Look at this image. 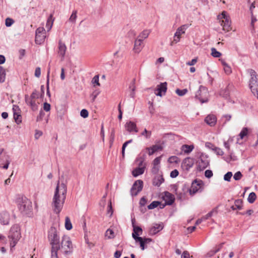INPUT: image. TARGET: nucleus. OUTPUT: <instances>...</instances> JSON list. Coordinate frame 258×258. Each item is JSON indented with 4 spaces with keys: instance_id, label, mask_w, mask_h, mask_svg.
<instances>
[{
    "instance_id": "obj_29",
    "label": "nucleus",
    "mask_w": 258,
    "mask_h": 258,
    "mask_svg": "<svg viewBox=\"0 0 258 258\" xmlns=\"http://www.w3.org/2000/svg\"><path fill=\"white\" fill-rule=\"evenodd\" d=\"M164 178L162 176L157 175L153 180V184L154 186H159L164 181Z\"/></svg>"
},
{
    "instance_id": "obj_54",
    "label": "nucleus",
    "mask_w": 258,
    "mask_h": 258,
    "mask_svg": "<svg viewBox=\"0 0 258 258\" xmlns=\"http://www.w3.org/2000/svg\"><path fill=\"white\" fill-rule=\"evenodd\" d=\"M99 92L96 90L94 91L91 95H90V98L91 99L92 102H94L95 100L96 99L97 96L99 95Z\"/></svg>"
},
{
    "instance_id": "obj_46",
    "label": "nucleus",
    "mask_w": 258,
    "mask_h": 258,
    "mask_svg": "<svg viewBox=\"0 0 258 258\" xmlns=\"http://www.w3.org/2000/svg\"><path fill=\"white\" fill-rule=\"evenodd\" d=\"M181 37L174 33L173 36V39L170 43V45L173 46L174 44H176L180 41Z\"/></svg>"
},
{
    "instance_id": "obj_57",
    "label": "nucleus",
    "mask_w": 258,
    "mask_h": 258,
    "mask_svg": "<svg viewBox=\"0 0 258 258\" xmlns=\"http://www.w3.org/2000/svg\"><path fill=\"white\" fill-rule=\"evenodd\" d=\"M213 150L215 151L217 155L222 156L224 154V152L218 147H214Z\"/></svg>"
},
{
    "instance_id": "obj_49",
    "label": "nucleus",
    "mask_w": 258,
    "mask_h": 258,
    "mask_svg": "<svg viewBox=\"0 0 258 258\" xmlns=\"http://www.w3.org/2000/svg\"><path fill=\"white\" fill-rule=\"evenodd\" d=\"M39 97H40V95H39V92L37 90H35L33 91L30 97H29V98L35 100V99L39 98Z\"/></svg>"
},
{
    "instance_id": "obj_4",
    "label": "nucleus",
    "mask_w": 258,
    "mask_h": 258,
    "mask_svg": "<svg viewBox=\"0 0 258 258\" xmlns=\"http://www.w3.org/2000/svg\"><path fill=\"white\" fill-rule=\"evenodd\" d=\"M18 208L20 212L24 215H27L32 209V203L25 197H19L17 199Z\"/></svg>"
},
{
    "instance_id": "obj_11",
    "label": "nucleus",
    "mask_w": 258,
    "mask_h": 258,
    "mask_svg": "<svg viewBox=\"0 0 258 258\" xmlns=\"http://www.w3.org/2000/svg\"><path fill=\"white\" fill-rule=\"evenodd\" d=\"M167 83H161L157 86L154 90V93L156 96L162 97L165 95L167 91Z\"/></svg>"
},
{
    "instance_id": "obj_58",
    "label": "nucleus",
    "mask_w": 258,
    "mask_h": 258,
    "mask_svg": "<svg viewBox=\"0 0 258 258\" xmlns=\"http://www.w3.org/2000/svg\"><path fill=\"white\" fill-rule=\"evenodd\" d=\"M242 175L240 171H237V172H236L233 176V178L235 180H240L242 178Z\"/></svg>"
},
{
    "instance_id": "obj_31",
    "label": "nucleus",
    "mask_w": 258,
    "mask_h": 258,
    "mask_svg": "<svg viewBox=\"0 0 258 258\" xmlns=\"http://www.w3.org/2000/svg\"><path fill=\"white\" fill-rule=\"evenodd\" d=\"M221 63L223 66L225 73L227 75H229L232 73L231 67L223 60H221Z\"/></svg>"
},
{
    "instance_id": "obj_47",
    "label": "nucleus",
    "mask_w": 258,
    "mask_h": 258,
    "mask_svg": "<svg viewBox=\"0 0 258 258\" xmlns=\"http://www.w3.org/2000/svg\"><path fill=\"white\" fill-rule=\"evenodd\" d=\"M211 55L214 57H219L221 56V53L219 51H218L216 48H212Z\"/></svg>"
},
{
    "instance_id": "obj_2",
    "label": "nucleus",
    "mask_w": 258,
    "mask_h": 258,
    "mask_svg": "<svg viewBox=\"0 0 258 258\" xmlns=\"http://www.w3.org/2000/svg\"><path fill=\"white\" fill-rule=\"evenodd\" d=\"M48 239L51 245V258H58L57 251L60 248L59 236L56 228L51 227L48 231Z\"/></svg>"
},
{
    "instance_id": "obj_19",
    "label": "nucleus",
    "mask_w": 258,
    "mask_h": 258,
    "mask_svg": "<svg viewBox=\"0 0 258 258\" xmlns=\"http://www.w3.org/2000/svg\"><path fill=\"white\" fill-rule=\"evenodd\" d=\"M125 128L130 133L132 132L137 133L138 132L136 124L131 121H129L125 123Z\"/></svg>"
},
{
    "instance_id": "obj_62",
    "label": "nucleus",
    "mask_w": 258,
    "mask_h": 258,
    "mask_svg": "<svg viewBox=\"0 0 258 258\" xmlns=\"http://www.w3.org/2000/svg\"><path fill=\"white\" fill-rule=\"evenodd\" d=\"M50 104L47 103V102H45L43 104V109L44 110H45V111H49L50 110Z\"/></svg>"
},
{
    "instance_id": "obj_7",
    "label": "nucleus",
    "mask_w": 258,
    "mask_h": 258,
    "mask_svg": "<svg viewBox=\"0 0 258 258\" xmlns=\"http://www.w3.org/2000/svg\"><path fill=\"white\" fill-rule=\"evenodd\" d=\"M196 98L198 99L202 103L208 101L209 92L208 89L203 86H200L199 89L196 93Z\"/></svg>"
},
{
    "instance_id": "obj_22",
    "label": "nucleus",
    "mask_w": 258,
    "mask_h": 258,
    "mask_svg": "<svg viewBox=\"0 0 258 258\" xmlns=\"http://www.w3.org/2000/svg\"><path fill=\"white\" fill-rule=\"evenodd\" d=\"M66 50L67 47L65 44L60 40L58 43V54L63 58L66 54Z\"/></svg>"
},
{
    "instance_id": "obj_51",
    "label": "nucleus",
    "mask_w": 258,
    "mask_h": 258,
    "mask_svg": "<svg viewBox=\"0 0 258 258\" xmlns=\"http://www.w3.org/2000/svg\"><path fill=\"white\" fill-rule=\"evenodd\" d=\"M14 118L17 124H19L21 122V121H22L21 117V115H20V113H14Z\"/></svg>"
},
{
    "instance_id": "obj_14",
    "label": "nucleus",
    "mask_w": 258,
    "mask_h": 258,
    "mask_svg": "<svg viewBox=\"0 0 258 258\" xmlns=\"http://www.w3.org/2000/svg\"><path fill=\"white\" fill-rule=\"evenodd\" d=\"M209 165V161L207 158L201 155L198 161V168L200 170H204Z\"/></svg>"
},
{
    "instance_id": "obj_8",
    "label": "nucleus",
    "mask_w": 258,
    "mask_h": 258,
    "mask_svg": "<svg viewBox=\"0 0 258 258\" xmlns=\"http://www.w3.org/2000/svg\"><path fill=\"white\" fill-rule=\"evenodd\" d=\"M218 19L221 20L220 22L221 25L223 27V30L227 32L231 30V21L226 12L223 11L221 15L218 16Z\"/></svg>"
},
{
    "instance_id": "obj_21",
    "label": "nucleus",
    "mask_w": 258,
    "mask_h": 258,
    "mask_svg": "<svg viewBox=\"0 0 258 258\" xmlns=\"http://www.w3.org/2000/svg\"><path fill=\"white\" fill-rule=\"evenodd\" d=\"M132 224L133 227V232L132 233V237L135 239V238H136L137 237H139V236L142 234L143 230L140 227L135 225L133 220Z\"/></svg>"
},
{
    "instance_id": "obj_10",
    "label": "nucleus",
    "mask_w": 258,
    "mask_h": 258,
    "mask_svg": "<svg viewBox=\"0 0 258 258\" xmlns=\"http://www.w3.org/2000/svg\"><path fill=\"white\" fill-rule=\"evenodd\" d=\"M143 182L141 180H138L135 182L132 188L131 194L132 196H137L142 190Z\"/></svg>"
},
{
    "instance_id": "obj_23",
    "label": "nucleus",
    "mask_w": 258,
    "mask_h": 258,
    "mask_svg": "<svg viewBox=\"0 0 258 258\" xmlns=\"http://www.w3.org/2000/svg\"><path fill=\"white\" fill-rule=\"evenodd\" d=\"M163 225L161 224H155L150 229V233L155 235L163 229Z\"/></svg>"
},
{
    "instance_id": "obj_59",
    "label": "nucleus",
    "mask_w": 258,
    "mask_h": 258,
    "mask_svg": "<svg viewBox=\"0 0 258 258\" xmlns=\"http://www.w3.org/2000/svg\"><path fill=\"white\" fill-rule=\"evenodd\" d=\"M88 111L85 109H83L81 111L80 115L84 118L87 117L88 116Z\"/></svg>"
},
{
    "instance_id": "obj_18",
    "label": "nucleus",
    "mask_w": 258,
    "mask_h": 258,
    "mask_svg": "<svg viewBox=\"0 0 258 258\" xmlns=\"http://www.w3.org/2000/svg\"><path fill=\"white\" fill-rule=\"evenodd\" d=\"M144 45L143 43V41L140 39H136L135 41L134 47L133 48V51L135 53H140L142 48H143Z\"/></svg>"
},
{
    "instance_id": "obj_55",
    "label": "nucleus",
    "mask_w": 258,
    "mask_h": 258,
    "mask_svg": "<svg viewBox=\"0 0 258 258\" xmlns=\"http://www.w3.org/2000/svg\"><path fill=\"white\" fill-rule=\"evenodd\" d=\"M232 176V173L231 172H228L224 176V179L225 181H230Z\"/></svg>"
},
{
    "instance_id": "obj_5",
    "label": "nucleus",
    "mask_w": 258,
    "mask_h": 258,
    "mask_svg": "<svg viewBox=\"0 0 258 258\" xmlns=\"http://www.w3.org/2000/svg\"><path fill=\"white\" fill-rule=\"evenodd\" d=\"M73 244L69 236L63 235L60 243V249L64 254H70L73 250Z\"/></svg>"
},
{
    "instance_id": "obj_6",
    "label": "nucleus",
    "mask_w": 258,
    "mask_h": 258,
    "mask_svg": "<svg viewBox=\"0 0 258 258\" xmlns=\"http://www.w3.org/2000/svg\"><path fill=\"white\" fill-rule=\"evenodd\" d=\"M248 72L250 75L249 86L252 93L258 98V76L255 71L249 70Z\"/></svg>"
},
{
    "instance_id": "obj_13",
    "label": "nucleus",
    "mask_w": 258,
    "mask_h": 258,
    "mask_svg": "<svg viewBox=\"0 0 258 258\" xmlns=\"http://www.w3.org/2000/svg\"><path fill=\"white\" fill-rule=\"evenodd\" d=\"M25 101L26 103L31 107L33 111H36L38 109V104L34 99L29 98L28 95H25Z\"/></svg>"
},
{
    "instance_id": "obj_45",
    "label": "nucleus",
    "mask_w": 258,
    "mask_h": 258,
    "mask_svg": "<svg viewBox=\"0 0 258 258\" xmlns=\"http://www.w3.org/2000/svg\"><path fill=\"white\" fill-rule=\"evenodd\" d=\"M65 227L68 230H70L72 228L71 222L69 218L68 217H67L65 219Z\"/></svg>"
},
{
    "instance_id": "obj_41",
    "label": "nucleus",
    "mask_w": 258,
    "mask_h": 258,
    "mask_svg": "<svg viewBox=\"0 0 258 258\" xmlns=\"http://www.w3.org/2000/svg\"><path fill=\"white\" fill-rule=\"evenodd\" d=\"M168 161L170 163H178L180 161V160L178 157H177L176 156H172L170 157L168 159Z\"/></svg>"
},
{
    "instance_id": "obj_27",
    "label": "nucleus",
    "mask_w": 258,
    "mask_h": 258,
    "mask_svg": "<svg viewBox=\"0 0 258 258\" xmlns=\"http://www.w3.org/2000/svg\"><path fill=\"white\" fill-rule=\"evenodd\" d=\"M194 149V146L193 145H183L181 147V150L184 152V154H188Z\"/></svg>"
},
{
    "instance_id": "obj_35",
    "label": "nucleus",
    "mask_w": 258,
    "mask_h": 258,
    "mask_svg": "<svg viewBox=\"0 0 258 258\" xmlns=\"http://www.w3.org/2000/svg\"><path fill=\"white\" fill-rule=\"evenodd\" d=\"M223 244H224L223 243L220 244L218 246L215 247V249H214L213 250L209 252L208 254L209 255V256H212L214 254H215L216 253L218 252L222 248Z\"/></svg>"
},
{
    "instance_id": "obj_42",
    "label": "nucleus",
    "mask_w": 258,
    "mask_h": 258,
    "mask_svg": "<svg viewBox=\"0 0 258 258\" xmlns=\"http://www.w3.org/2000/svg\"><path fill=\"white\" fill-rule=\"evenodd\" d=\"M105 236L108 239L114 238L115 235L113 231L111 229H107L105 232Z\"/></svg>"
},
{
    "instance_id": "obj_12",
    "label": "nucleus",
    "mask_w": 258,
    "mask_h": 258,
    "mask_svg": "<svg viewBox=\"0 0 258 258\" xmlns=\"http://www.w3.org/2000/svg\"><path fill=\"white\" fill-rule=\"evenodd\" d=\"M194 164V159L190 157H187L183 160L181 166L184 169L188 170L192 167Z\"/></svg>"
},
{
    "instance_id": "obj_16",
    "label": "nucleus",
    "mask_w": 258,
    "mask_h": 258,
    "mask_svg": "<svg viewBox=\"0 0 258 258\" xmlns=\"http://www.w3.org/2000/svg\"><path fill=\"white\" fill-rule=\"evenodd\" d=\"M161 158V156L158 157L156 158L153 162V167L152 168V172L154 174L157 173L159 170Z\"/></svg>"
},
{
    "instance_id": "obj_37",
    "label": "nucleus",
    "mask_w": 258,
    "mask_h": 258,
    "mask_svg": "<svg viewBox=\"0 0 258 258\" xmlns=\"http://www.w3.org/2000/svg\"><path fill=\"white\" fill-rule=\"evenodd\" d=\"M230 85H228L226 88H225L224 90H222L221 91L220 94L221 95H222L223 97L227 98L229 96V88L230 87Z\"/></svg>"
},
{
    "instance_id": "obj_52",
    "label": "nucleus",
    "mask_w": 258,
    "mask_h": 258,
    "mask_svg": "<svg viewBox=\"0 0 258 258\" xmlns=\"http://www.w3.org/2000/svg\"><path fill=\"white\" fill-rule=\"evenodd\" d=\"M160 204L159 202L158 201H153L148 206V208L149 209H153L158 207V206Z\"/></svg>"
},
{
    "instance_id": "obj_25",
    "label": "nucleus",
    "mask_w": 258,
    "mask_h": 258,
    "mask_svg": "<svg viewBox=\"0 0 258 258\" xmlns=\"http://www.w3.org/2000/svg\"><path fill=\"white\" fill-rule=\"evenodd\" d=\"M145 154L142 156H140L137 158L136 162L137 163L138 167H144V169L146 168V164L144 163L145 160Z\"/></svg>"
},
{
    "instance_id": "obj_64",
    "label": "nucleus",
    "mask_w": 258,
    "mask_h": 258,
    "mask_svg": "<svg viewBox=\"0 0 258 258\" xmlns=\"http://www.w3.org/2000/svg\"><path fill=\"white\" fill-rule=\"evenodd\" d=\"M179 172L177 170L175 169L172 171L170 173V177L172 178H175L178 176Z\"/></svg>"
},
{
    "instance_id": "obj_28",
    "label": "nucleus",
    "mask_w": 258,
    "mask_h": 258,
    "mask_svg": "<svg viewBox=\"0 0 258 258\" xmlns=\"http://www.w3.org/2000/svg\"><path fill=\"white\" fill-rule=\"evenodd\" d=\"M188 27V25L187 24L183 25L177 29L175 34L181 37L182 34L185 33Z\"/></svg>"
},
{
    "instance_id": "obj_20",
    "label": "nucleus",
    "mask_w": 258,
    "mask_h": 258,
    "mask_svg": "<svg viewBox=\"0 0 258 258\" xmlns=\"http://www.w3.org/2000/svg\"><path fill=\"white\" fill-rule=\"evenodd\" d=\"M205 121L210 126H214L217 122V118L213 114H209L205 118Z\"/></svg>"
},
{
    "instance_id": "obj_34",
    "label": "nucleus",
    "mask_w": 258,
    "mask_h": 258,
    "mask_svg": "<svg viewBox=\"0 0 258 258\" xmlns=\"http://www.w3.org/2000/svg\"><path fill=\"white\" fill-rule=\"evenodd\" d=\"M77 11L74 10L69 19V21L72 23L73 24H75L76 23V19L77 18Z\"/></svg>"
},
{
    "instance_id": "obj_53",
    "label": "nucleus",
    "mask_w": 258,
    "mask_h": 258,
    "mask_svg": "<svg viewBox=\"0 0 258 258\" xmlns=\"http://www.w3.org/2000/svg\"><path fill=\"white\" fill-rule=\"evenodd\" d=\"M165 196L166 197H169L170 198L169 201L167 202V204L169 205L172 204L174 202V198L172 197V195L169 192H166Z\"/></svg>"
},
{
    "instance_id": "obj_38",
    "label": "nucleus",
    "mask_w": 258,
    "mask_h": 258,
    "mask_svg": "<svg viewBox=\"0 0 258 258\" xmlns=\"http://www.w3.org/2000/svg\"><path fill=\"white\" fill-rule=\"evenodd\" d=\"M217 213V210L214 209H213L211 211L209 212L207 214L202 217V218L203 219L204 221H205L214 215V214H216Z\"/></svg>"
},
{
    "instance_id": "obj_9",
    "label": "nucleus",
    "mask_w": 258,
    "mask_h": 258,
    "mask_svg": "<svg viewBox=\"0 0 258 258\" xmlns=\"http://www.w3.org/2000/svg\"><path fill=\"white\" fill-rule=\"evenodd\" d=\"M46 37L45 30L43 27H39L36 30L35 42L40 44L44 41Z\"/></svg>"
},
{
    "instance_id": "obj_32",
    "label": "nucleus",
    "mask_w": 258,
    "mask_h": 258,
    "mask_svg": "<svg viewBox=\"0 0 258 258\" xmlns=\"http://www.w3.org/2000/svg\"><path fill=\"white\" fill-rule=\"evenodd\" d=\"M149 33L150 32L148 30H144L142 33L140 34L137 39H140L141 41H143L145 39L148 37Z\"/></svg>"
},
{
    "instance_id": "obj_33",
    "label": "nucleus",
    "mask_w": 258,
    "mask_h": 258,
    "mask_svg": "<svg viewBox=\"0 0 258 258\" xmlns=\"http://www.w3.org/2000/svg\"><path fill=\"white\" fill-rule=\"evenodd\" d=\"M130 89L131 90L132 92L130 93V96L132 98H134L135 96V91L136 89V86H135V80L134 79L132 82L130 83V86H129Z\"/></svg>"
},
{
    "instance_id": "obj_43",
    "label": "nucleus",
    "mask_w": 258,
    "mask_h": 258,
    "mask_svg": "<svg viewBox=\"0 0 258 258\" xmlns=\"http://www.w3.org/2000/svg\"><path fill=\"white\" fill-rule=\"evenodd\" d=\"M256 198V196L255 194L253 192H252L249 194L247 200L249 203L251 204L255 201Z\"/></svg>"
},
{
    "instance_id": "obj_56",
    "label": "nucleus",
    "mask_w": 258,
    "mask_h": 258,
    "mask_svg": "<svg viewBox=\"0 0 258 258\" xmlns=\"http://www.w3.org/2000/svg\"><path fill=\"white\" fill-rule=\"evenodd\" d=\"M14 23V21L11 18H7L6 19L5 24L7 27L11 26Z\"/></svg>"
},
{
    "instance_id": "obj_3",
    "label": "nucleus",
    "mask_w": 258,
    "mask_h": 258,
    "mask_svg": "<svg viewBox=\"0 0 258 258\" xmlns=\"http://www.w3.org/2000/svg\"><path fill=\"white\" fill-rule=\"evenodd\" d=\"M8 237L10 241V250L13 252V248L21 238L20 226L18 224L13 225L10 230Z\"/></svg>"
},
{
    "instance_id": "obj_44",
    "label": "nucleus",
    "mask_w": 258,
    "mask_h": 258,
    "mask_svg": "<svg viewBox=\"0 0 258 258\" xmlns=\"http://www.w3.org/2000/svg\"><path fill=\"white\" fill-rule=\"evenodd\" d=\"M151 132L147 131L146 128H145L144 131L141 134V136L145 137L146 139H150L151 138Z\"/></svg>"
},
{
    "instance_id": "obj_50",
    "label": "nucleus",
    "mask_w": 258,
    "mask_h": 258,
    "mask_svg": "<svg viewBox=\"0 0 258 258\" xmlns=\"http://www.w3.org/2000/svg\"><path fill=\"white\" fill-rule=\"evenodd\" d=\"M175 92L178 95H179L180 96H182L184 95L187 92V90L186 89H184L183 90L177 89L175 90Z\"/></svg>"
},
{
    "instance_id": "obj_60",
    "label": "nucleus",
    "mask_w": 258,
    "mask_h": 258,
    "mask_svg": "<svg viewBox=\"0 0 258 258\" xmlns=\"http://www.w3.org/2000/svg\"><path fill=\"white\" fill-rule=\"evenodd\" d=\"M45 115V113L43 111V110H41L40 111H39V115H38V116L37 117V121H40V120H42L44 116Z\"/></svg>"
},
{
    "instance_id": "obj_15",
    "label": "nucleus",
    "mask_w": 258,
    "mask_h": 258,
    "mask_svg": "<svg viewBox=\"0 0 258 258\" xmlns=\"http://www.w3.org/2000/svg\"><path fill=\"white\" fill-rule=\"evenodd\" d=\"M201 187L200 183H198L196 180L194 181L188 190L190 195L194 196L200 190Z\"/></svg>"
},
{
    "instance_id": "obj_30",
    "label": "nucleus",
    "mask_w": 258,
    "mask_h": 258,
    "mask_svg": "<svg viewBox=\"0 0 258 258\" xmlns=\"http://www.w3.org/2000/svg\"><path fill=\"white\" fill-rule=\"evenodd\" d=\"M242 207V200H236L235 201L234 205L231 207V208L233 210H241Z\"/></svg>"
},
{
    "instance_id": "obj_63",
    "label": "nucleus",
    "mask_w": 258,
    "mask_h": 258,
    "mask_svg": "<svg viewBox=\"0 0 258 258\" xmlns=\"http://www.w3.org/2000/svg\"><path fill=\"white\" fill-rule=\"evenodd\" d=\"M205 175L207 178H211L213 176V172L210 170H207L205 172Z\"/></svg>"
},
{
    "instance_id": "obj_26",
    "label": "nucleus",
    "mask_w": 258,
    "mask_h": 258,
    "mask_svg": "<svg viewBox=\"0 0 258 258\" xmlns=\"http://www.w3.org/2000/svg\"><path fill=\"white\" fill-rule=\"evenodd\" d=\"M144 167H138L132 171V175L134 177H137L140 175H142L145 171Z\"/></svg>"
},
{
    "instance_id": "obj_17",
    "label": "nucleus",
    "mask_w": 258,
    "mask_h": 258,
    "mask_svg": "<svg viewBox=\"0 0 258 258\" xmlns=\"http://www.w3.org/2000/svg\"><path fill=\"white\" fill-rule=\"evenodd\" d=\"M10 221V215L7 212L0 213V223L3 225H8Z\"/></svg>"
},
{
    "instance_id": "obj_24",
    "label": "nucleus",
    "mask_w": 258,
    "mask_h": 258,
    "mask_svg": "<svg viewBox=\"0 0 258 258\" xmlns=\"http://www.w3.org/2000/svg\"><path fill=\"white\" fill-rule=\"evenodd\" d=\"M162 149V147L160 145H153L151 147H148L146 148V150H148V154L149 155H153L155 152L159 151L161 150Z\"/></svg>"
},
{
    "instance_id": "obj_61",
    "label": "nucleus",
    "mask_w": 258,
    "mask_h": 258,
    "mask_svg": "<svg viewBox=\"0 0 258 258\" xmlns=\"http://www.w3.org/2000/svg\"><path fill=\"white\" fill-rule=\"evenodd\" d=\"M181 258H193V256H190L187 251H184L181 255Z\"/></svg>"
},
{
    "instance_id": "obj_1",
    "label": "nucleus",
    "mask_w": 258,
    "mask_h": 258,
    "mask_svg": "<svg viewBox=\"0 0 258 258\" xmlns=\"http://www.w3.org/2000/svg\"><path fill=\"white\" fill-rule=\"evenodd\" d=\"M58 180L52 201V207L54 212L58 214L62 209L67 192V187L65 183Z\"/></svg>"
},
{
    "instance_id": "obj_40",
    "label": "nucleus",
    "mask_w": 258,
    "mask_h": 258,
    "mask_svg": "<svg viewBox=\"0 0 258 258\" xmlns=\"http://www.w3.org/2000/svg\"><path fill=\"white\" fill-rule=\"evenodd\" d=\"M135 240L136 242H139L140 243V247L142 250H144L145 248V243L143 241V238L141 237H137L136 238H135Z\"/></svg>"
},
{
    "instance_id": "obj_39",
    "label": "nucleus",
    "mask_w": 258,
    "mask_h": 258,
    "mask_svg": "<svg viewBox=\"0 0 258 258\" xmlns=\"http://www.w3.org/2000/svg\"><path fill=\"white\" fill-rule=\"evenodd\" d=\"M52 15H50L47 19V23L46 24V28L49 31L52 26L53 21L52 19Z\"/></svg>"
},
{
    "instance_id": "obj_48",
    "label": "nucleus",
    "mask_w": 258,
    "mask_h": 258,
    "mask_svg": "<svg viewBox=\"0 0 258 258\" xmlns=\"http://www.w3.org/2000/svg\"><path fill=\"white\" fill-rule=\"evenodd\" d=\"M6 74L5 70L3 69L2 67H0V82L3 83L5 80Z\"/></svg>"
},
{
    "instance_id": "obj_36",
    "label": "nucleus",
    "mask_w": 258,
    "mask_h": 258,
    "mask_svg": "<svg viewBox=\"0 0 258 258\" xmlns=\"http://www.w3.org/2000/svg\"><path fill=\"white\" fill-rule=\"evenodd\" d=\"M249 129L247 127H243L240 132L239 136L241 139H243L249 132Z\"/></svg>"
}]
</instances>
